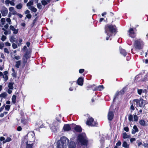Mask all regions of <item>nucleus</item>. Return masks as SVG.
<instances>
[{"instance_id":"nucleus-33","label":"nucleus","mask_w":148,"mask_h":148,"mask_svg":"<svg viewBox=\"0 0 148 148\" xmlns=\"http://www.w3.org/2000/svg\"><path fill=\"white\" fill-rule=\"evenodd\" d=\"M37 6L38 8L40 9H41L42 7V6L40 3H38L37 4Z\"/></svg>"},{"instance_id":"nucleus-43","label":"nucleus","mask_w":148,"mask_h":148,"mask_svg":"<svg viewBox=\"0 0 148 148\" xmlns=\"http://www.w3.org/2000/svg\"><path fill=\"white\" fill-rule=\"evenodd\" d=\"M121 142L120 140H119L116 144V147L119 146H121Z\"/></svg>"},{"instance_id":"nucleus-19","label":"nucleus","mask_w":148,"mask_h":148,"mask_svg":"<svg viewBox=\"0 0 148 148\" xmlns=\"http://www.w3.org/2000/svg\"><path fill=\"white\" fill-rule=\"evenodd\" d=\"M122 147L125 148H129V145L126 141H124L122 144Z\"/></svg>"},{"instance_id":"nucleus-62","label":"nucleus","mask_w":148,"mask_h":148,"mask_svg":"<svg viewBox=\"0 0 148 148\" xmlns=\"http://www.w3.org/2000/svg\"><path fill=\"white\" fill-rule=\"evenodd\" d=\"M144 80L145 81H147L148 80V77H147V75H146L145 76L144 78Z\"/></svg>"},{"instance_id":"nucleus-60","label":"nucleus","mask_w":148,"mask_h":148,"mask_svg":"<svg viewBox=\"0 0 148 148\" xmlns=\"http://www.w3.org/2000/svg\"><path fill=\"white\" fill-rule=\"evenodd\" d=\"M12 14L13 15L17 14V12L14 10L12 12Z\"/></svg>"},{"instance_id":"nucleus-47","label":"nucleus","mask_w":148,"mask_h":148,"mask_svg":"<svg viewBox=\"0 0 148 148\" xmlns=\"http://www.w3.org/2000/svg\"><path fill=\"white\" fill-rule=\"evenodd\" d=\"M6 21L7 22L9 23V24H10L11 23V20L10 18H7L6 19Z\"/></svg>"},{"instance_id":"nucleus-51","label":"nucleus","mask_w":148,"mask_h":148,"mask_svg":"<svg viewBox=\"0 0 148 148\" xmlns=\"http://www.w3.org/2000/svg\"><path fill=\"white\" fill-rule=\"evenodd\" d=\"M14 10V8L13 7H10L9 8V10L10 12H12Z\"/></svg>"},{"instance_id":"nucleus-56","label":"nucleus","mask_w":148,"mask_h":148,"mask_svg":"<svg viewBox=\"0 0 148 148\" xmlns=\"http://www.w3.org/2000/svg\"><path fill=\"white\" fill-rule=\"evenodd\" d=\"M124 129L125 131L127 132H128L129 130V128L128 127H125L124 128Z\"/></svg>"},{"instance_id":"nucleus-6","label":"nucleus","mask_w":148,"mask_h":148,"mask_svg":"<svg viewBox=\"0 0 148 148\" xmlns=\"http://www.w3.org/2000/svg\"><path fill=\"white\" fill-rule=\"evenodd\" d=\"M87 125H90L91 126H95L97 125V124L94 121V119L92 117L89 118L86 121Z\"/></svg>"},{"instance_id":"nucleus-8","label":"nucleus","mask_w":148,"mask_h":148,"mask_svg":"<svg viewBox=\"0 0 148 148\" xmlns=\"http://www.w3.org/2000/svg\"><path fill=\"white\" fill-rule=\"evenodd\" d=\"M0 12L3 16H5L8 14V10L7 8L4 6H3L0 10Z\"/></svg>"},{"instance_id":"nucleus-22","label":"nucleus","mask_w":148,"mask_h":148,"mask_svg":"<svg viewBox=\"0 0 148 148\" xmlns=\"http://www.w3.org/2000/svg\"><path fill=\"white\" fill-rule=\"evenodd\" d=\"M7 96V94L6 92H4L0 95V97L1 98H5Z\"/></svg>"},{"instance_id":"nucleus-54","label":"nucleus","mask_w":148,"mask_h":148,"mask_svg":"<svg viewBox=\"0 0 148 148\" xmlns=\"http://www.w3.org/2000/svg\"><path fill=\"white\" fill-rule=\"evenodd\" d=\"M5 138L4 137L2 136L0 138V140L1 141H5Z\"/></svg>"},{"instance_id":"nucleus-20","label":"nucleus","mask_w":148,"mask_h":148,"mask_svg":"<svg viewBox=\"0 0 148 148\" xmlns=\"http://www.w3.org/2000/svg\"><path fill=\"white\" fill-rule=\"evenodd\" d=\"M29 56L28 55H27V54H25L23 58V59H24V58H26V60H25L24 61V60L23 61V62L24 63H26L27 61V60L28 58H29Z\"/></svg>"},{"instance_id":"nucleus-14","label":"nucleus","mask_w":148,"mask_h":148,"mask_svg":"<svg viewBox=\"0 0 148 148\" xmlns=\"http://www.w3.org/2000/svg\"><path fill=\"white\" fill-rule=\"evenodd\" d=\"M120 53L123 55L124 57L127 54V52L125 50L123 49H120Z\"/></svg>"},{"instance_id":"nucleus-7","label":"nucleus","mask_w":148,"mask_h":148,"mask_svg":"<svg viewBox=\"0 0 148 148\" xmlns=\"http://www.w3.org/2000/svg\"><path fill=\"white\" fill-rule=\"evenodd\" d=\"M134 101L136 103L137 106H139L140 107H142L144 105V100L142 99H140L139 100L135 99Z\"/></svg>"},{"instance_id":"nucleus-40","label":"nucleus","mask_w":148,"mask_h":148,"mask_svg":"<svg viewBox=\"0 0 148 148\" xmlns=\"http://www.w3.org/2000/svg\"><path fill=\"white\" fill-rule=\"evenodd\" d=\"M4 52L5 53H7V54H9L10 53V52L9 51L8 49L6 48H5L4 49Z\"/></svg>"},{"instance_id":"nucleus-53","label":"nucleus","mask_w":148,"mask_h":148,"mask_svg":"<svg viewBox=\"0 0 148 148\" xmlns=\"http://www.w3.org/2000/svg\"><path fill=\"white\" fill-rule=\"evenodd\" d=\"M26 17L28 18H30L32 17V15L30 14H27Z\"/></svg>"},{"instance_id":"nucleus-39","label":"nucleus","mask_w":148,"mask_h":148,"mask_svg":"<svg viewBox=\"0 0 148 148\" xmlns=\"http://www.w3.org/2000/svg\"><path fill=\"white\" fill-rule=\"evenodd\" d=\"M134 119L135 121H137L138 119V117L136 115H134Z\"/></svg>"},{"instance_id":"nucleus-26","label":"nucleus","mask_w":148,"mask_h":148,"mask_svg":"<svg viewBox=\"0 0 148 148\" xmlns=\"http://www.w3.org/2000/svg\"><path fill=\"white\" fill-rule=\"evenodd\" d=\"M11 138H10L8 137L7 138V139L6 140L3 141V144H4L7 142H9L10 141H11Z\"/></svg>"},{"instance_id":"nucleus-36","label":"nucleus","mask_w":148,"mask_h":148,"mask_svg":"<svg viewBox=\"0 0 148 148\" xmlns=\"http://www.w3.org/2000/svg\"><path fill=\"white\" fill-rule=\"evenodd\" d=\"M41 3L44 6L47 4V3L46 2V0H41Z\"/></svg>"},{"instance_id":"nucleus-11","label":"nucleus","mask_w":148,"mask_h":148,"mask_svg":"<svg viewBox=\"0 0 148 148\" xmlns=\"http://www.w3.org/2000/svg\"><path fill=\"white\" fill-rule=\"evenodd\" d=\"M64 131H69L71 129V127L69 124L65 125L63 127Z\"/></svg>"},{"instance_id":"nucleus-31","label":"nucleus","mask_w":148,"mask_h":148,"mask_svg":"<svg viewBox=\"0 0 148 148\" xmlns=\"http://www.w3.org/2000/svg\"><path fill=\"white\" fill-rule=\"evenodd\" d=\"M128 120L130 121H133V116L131 114H129L128 116Z\"/></svg>"},{"instance_id":"nucleus-57","label":"nucleus","mask_w":148,"mask_h":148,"mask_svg":"<svg viewBox=\"0 0 148 148\" xmlns=\"http://www.w3.org/2000/svg\"><path fill=\"white\" fill-rule=\"evenodd\" d=\"M18 29H15L13 31V33L14 34H16L18 32Z\"/></svg>"},{"instance_id":"nucleus-63","label":"nucleus","mask_w":148,"mask_h":148,"mask_svg":"<svg viewBox=\"0 0 148 148\" xmlns=\"http://www.w3.org/2000/svg\"><path fill=\"white\" fill-rule=\"evenodd\" d=\"M14 58L17 60H18L21 58L19 56H15Z\"/></svg>"},{"instance_id":"nucleus-50","label":"nucleus","mask_w":148,"mask_h":148,"mask_svg":"<svg viewBox=\"0 0 148 148\" xmlns=\"http://www.w3.org/2000/svg\"><path fill=\"white\" fill-rule=\"evenodd\" d=\"M32 145L31 144H27L26 148H32Z\"/></svg>"},{"instance_id":"nucleus-61","label":"nucleus","mask_w":148,"mask_h":148,"mask_svg":"<svg viewBox=\"0 0 148 148\" xmlns=\"http://www.w3.org/2000/svg\"><path fill=\"white\" fill-rule=\"evenodd\" d=\"M5 45L6 46H10L11 45L8 42H6L5 43Z\"/></svg>"},{"instance_id":"nucleus-44","label":"nucleus","mask_w":148,"mask_h":148,"mask_svg":"<svg viewBox=\"0 0 148 148\" xmlns=\"http://www.w3.org/2000/svg\"><path fill=\"white\" fill-rule=\"evenodd\" d=\"M12 47L13 49H15L17 47V45L15 43H13L12 44Z\"/></svg>"},{"instance_id":"nucleus-9","label":"nucleus","mask_w":148,"mask_h":148,"mask_svg":"<svg viewBox=\"0 0 148 148\" xmlns=\"http://www.w3.org/2000/svg\"><path fill=\"white\" fill-rule=\"evenodd\" d=\"M129 36L132 38H134L136 36V34L133 28H130L128 31Z\"/></svg>"},{"instance_id":"nucleus-32","label":"nucleus","mask_w":148,"mask_h":148,"mask_svg":"<svg viewBox=\"0 0 148 148\" xmlns=\"http://www.w3.org/2000/svg\"><path fill=\"white\" fill-rule=\"evenodd\" d=\"M15 38L13 36H11L10 38V41L12 42H15Z\"/></svg>"},{"instance_id":"nucleus-18","label":"nucleus","mask_w":148,"mask_h":148,"mask_svg":"<svg viewBox=\"0 0 148 148\" xmlns=\"http://www.w3.org/2000/svg\"><path fill=\"white\" fill-rule=\"evenodd\" d=\"M29 9L34 12H36L37 11V9L36 8H34L33 6H31L28 8Z\"/></svg>"},{"instance_id":"nucleus-24","label":"nucleus","mask_w":148,"mask_h":148,"mask_svg":"<svg viewBox=\"0 0 148 148\" xmlns=\"http://www.w3.org/2000/svg\"><path fill=\"white\" fill-rule=\"evenodd\" d=\"M14 84V83L13 82H10L9 83L8 87L10 89L12 90L13 89V85Z\"/></svg>"},{"instance_id":"nucleus-12","label":"nucleus","mask_w":148,"mask_h":148,"mask_svg":"<svg viewBox=\"0 0 148 148\" xmlns=\"http://www.w3.org/2000/svg\"><path fill=\"white\" fill-rule=\"evenodd\" d=\"M74 129L76 132H80L82 131L81 127L79 125H76L74 127Z\"/></svg>"},{"instance_id":"nucleus-16","label":"nucleus","mask_w":148,"mask_h":148,"mask_svg":"<svg viewBox=\"0 0 148 148\" xmlns=\"http://www.w3.org/2000/svg\"><path fill=\"white\" fill-rule=\"evenodd\" d=\"M83 79L82 77H79L77 80V83L79 85L82 86L83 85Z\"/></svg>"},{"instance_id":"nucleus-5","label":"nucleus","mask_w":148,"mask_h":148,"mask_svg":"<svg viewBox=\"0 0 148 148\" xmlns=\"http://www.w3.org/2000/svg\"><path fill=\"white\" fill-rule=\"evenodd\" d=\"M56 120H54L53 123L51 124H50V126L51 128V129L53 131L55 132L57 130L58 128V121L59 122H61L60 120L57 119V118L56 119Z\"/></svg>"},{"instance_id":"nucleus-21","label":"nucleus","mask_w":148,"mask_h":148,"mask_svg":"<svg viewBox=\"0 0 148 148\" xmlns=\"http://www.w3.org/2000/svg\"><path fill=\"white\" fill-rule=\"evenodd\" d=\"M21 60H19L18 61H17L16 62L15 67L17 68H19V66L21 64Z\"/></svg>"},{"instance_id":"nucleus-3","label":"nucleus","mask_w":148,"mask_h":148,"mask_svg":"<svg viewBox=\"0 0 148 148\" xmlns=\"http://www.w3.org/2000/svg\"><path fill=\"white\" fill-rule=\"evenodd\" d=\"M77 141L82 145H86L87 143L88 140L85 134L82 133L79 134L78 137Z\"/></svg>"},{"instance_id":"nucleus-48","label":"nucleus","mask_w":148,"mask_h":148,"mask_svg":"<svg viewBox=\"0 0 148 148\" xmlns=\"http://www.w3.org/2000/svg\"><path fill=\"white\" fill-rule=\"evenodd\" d=\"M143 92L142 89H138V94L140 95Z\"/></svg>"},{"instance_id":"nucleus-1","label":"nucleus","mask_w":148,"mask_h":148,"mask_svg":"<svg viewBox=\"0 0 148 148\" xmlns=\"http://www.w3.org/2000/svg\"><path fill=\"white\" fill-rule=\"evenodd\" d=\"M105 33L107 34V36L106 37V39L108 40L112 36V34L115 33L116 31V27L115 25H107L105 28Z\"/></svg>"},{"instance_id":"nucleus-28","label":"nucleus","mask_w":148,"mask_h":148,"mask_svg":"<svg viewBox=\"0 0 148 148\" xmlns=\"http://www.w3.org/2000/svg\"><path fill=\"white\" fill-rule=\"evenodd\" d=\"M23 7V5L21 3H19L16 5V7L18 9H21Z\"/></svg>"},{"instance_id":"nucleus-49","label":"nucleus","mask_w":148,"mask_h":148,"mask_svg":"<svg viewBox=\"0 0 148 148\" xmlns=\"http://www.w3.org/2000/svg\"><path fill=\"white\" fill-rule=\"evenodd\" d=\"M10 3L11 5L14 6L15 5L14 0H12L10 2Z\"/></svg>"},{"instance_id":"nucleus-35","label":"nucleus","mask_w":148,"mask_h":148,"mask_svg":"<svg viewBox=\"0 0 148 148\" xmlns=\"http://www.w3.org/2000/svg\"><path fill=\"white\" fill-rule=\"evenodd\" d=\"M6 39V37L4 35H2L1 36V40L2 41H4Z\"/></svg>"},{"instance_id":"nucleus-38","label":"nucleus","mask_w":148,"mask_h":148,"mask_svg":"<svg viewBox=\"0 0 148 148\" xmlns=\"http://www.w3.org/2000/svg\"><path fill=\"white\" fill-rule=\"evenodd\" d=\"M21 122L25 125L26 123V120L25 119H22L21 120Z\"/></svg>"},{"instance_id":"nucleus-17","label":"nucleus","mask_w":148,"mask_h":148,"mask_svg":"<svg viewBox=\"0 0 148 148\" xmlns=\"http://www.w3.org/2000/svg\"><path fill=\"white\" fill-rule=\"evenodd\" d=\"M133 129L132 130V134H135L136 132H138V129L137 127V126L134 125L133 128Z\"/></svg>"},{"instance_id":"nucleus-58","label":"nucleus","mask_w":148,"mask_h":148,"mask_svg":"<svg viewBox=\"0 0 148 148\" xmlns=\"http://www.w3.org/2000/svg\"><path fill=\"white\" fill-rule=\"evenodd\" d=\"M135 140L136 139L134 138H132L130 139V141L131 143H132L133 142L135 141Z\"/></svg>"},{"instance_id":"nucleus-55","label":"nucleus","mask_w":148,"mask_h":148,"mask_svg":"<svg viewBox=\"0 0 148 148\" xmlns=\"http://www.w3.org/2000/svg\"><path fill=\"white\" fill-rule=\"evenodd\" d=\"M84 69H81L79 70V72L80 73H82L84 71Z\"/></svg>"},{"instance_id":"nucleus-37","label":"nucleus","mask_w":148,"mask_h":148,"mask_svg":"<svg viewBox=\"0 0 148 148\" xmlns=\"http://www.w3.org/2000/svg\"><path fill=\"white\" fill-rule=\"evenodd\" d=\"M104 88V87L103 85L99 86L98 87V90L100 91H101Z\"/></svg>"},{"instance_id":"nucleus-15","label":"nucleus","mask_w":148,"mask_h":148,"mask_svg":"<svg viewBox=\"0 0 148 148\" xmlns=\"http://www.w3.org/2000/svg\"><path fill=\"white\" fill-rule=\"evenodd\" d=\"M75 147L76 145L74 142L71 141L69 143V148H75Z\"/></svg>"},{"instance_id":"nucleus-2","label":"nucleus","mask_w":148,"mask_h":148,"mask_svg":"<svg viewBox=\"0 0 148 148\" xmlns=\"http://www.w3.org/2000/svg\"><path fill=\"white\" fill-rule=\"evenodd\" d=\"M69 142V139L66 137H62L57 142V148H66Z\"/></svg>"},{"instance_id":"nucleus-34","label":"nucleus","mask_w":148,"mask_h":148,"mask_svg":"<svg viewBox=\"0 0 148 148\" xmlns=\"http://www.w3.org/2000/svg\"><path fill=\"white\" fill-rule=\"evenodd\" d=\"M3 78L4 79V81L5 82L7 81V80L8 79V76L7 75H3Z\"/></svg>"},{"instance_id":"nucleus-42","label":"nucleus","mask_w":148,"mask_h":148,"mask_svg":"<svg viewBox=\"0 0 148 148\" xmlns=\"http://www.w3.org/2000/svg\"><path fill=\"white\" fill-rule=\"evenodd\" d=\"M10 108V106L9 105H7L5 107V109L8 111H9V110Z\"/></svg>"},{"instance_id":"nucleus-45","label":"nucleus","mask_w":148,"mask_h":148,"mask_svg":"<svg viewBox=\"0 0 148 148\" xmlns=\"http://www.w3.org/2000/svg\"><path fill=\"white\" fill-rule=\"evenodd\" d=\"M4 45L3 43H0V49H2L4 47Z\"/></svg>"},{"instance_id":"nucleus-4","label":"nucleus","mask_w":148,"mask_h":148,"mask_svg":"<svg viewBox=\"0 0 148 148\" xmlns=\"http://www.w3.org/2000/svg\"><path fill=\"white\" fill-rule=\"evenodd\" d=\"M143 42L140 39L135 40L134 43V46L136 50H140L142 48L143 46Z\"/></svg>"},{"instance_id":"nucleus-64","label":"nucleus","mask_w":148,"mask_h":148,"mask_svg":"<svg viewBox=\"0 0 148 148\" xmlns=\"http://www.w3.org/2000/svg\"><path fill=\"white\" fill-rule=\"evenodd\" d=\"M21 130L22 128L21 126H18L17 128V130L18 131H21Z\"/></svg>"},{"instance_id":"nucleus-59","label":"nucleus","mask_w":148,"mask_h":148,"mask_svg":"<svg viewBox=\"0 0 148 148\" xmlns=\"http://www.w3.org/2000/svg\"><path fill=\"white\" fill-rule=\"evenodd\" d=\"M9 33V34H10V31L8 32L7 31V30L6 31H5L4 32V34L6 35H7L8 33Z\"/></svg>"},{"instance_id":"nucleus-29","label":"nucleus","mask_w":148,"mask_h":148,"mask_svg":"<svg viewBox=\"0 0 148 148\" xmlns=\"http://www.w3.org/2000/svg\"><path fill=\"white\" fill-rule=\"evenodd\" d=\"M5 19L4 18H2L1 20V22L2 25H4L5 23Z\"/></svg>"},{"instance_id":"nucleus-13","label":"nucleus","mask_w":148,"mask_h":148,"mask_svg":"<svg viewBox=\"0 0 148 148\" xmlns=\"http://www.w3.org/2000/svg\"><path fill=\"white\" fill-rule=\"evenodd\" d=\"M139 123L141 125L143 126H145L147 125V124L143 119L140 120L139 121Z\"/></svg>"},{"instance_id":"nucleus-23","label":"nucleus","mask_w":148,"mask_h":148,"mask_svg":"<svg viewBox=\"0 0 148 148\" xmlns=\"http://www.w3.org/2000/svg\"><path fill=\"white\" fill-rule=\"evenodd\" d=\"M123 137L124 139L129 138L130 137V136L127 135L126 132H124L123 133Z\"/></svg>"},{"instance_id":"nucleus-25","label":"nucleus","mask_w":148,"mask_h":148,"mask_svg":"<svg viewBox=\"0 0 148 148\" xmlns=\"http://www.w3.org/2000/svg\"><path fill=\"white\" fill-rule=\"evenodd\" d=\"M16 97L15 95H13L12 98V102L14 104L16 103Z\"/></svg>"},{"instance_id":"nucleus-10","label":"nucleus","mask_w":148,"mask_h":148,"mask_svg":"<svg viewBox=\"0 0 148 148\" xmlns=\"http://www.w3.org/2000/svg\"><path fill=\"white\" fill-rule=\"evenodd\" d=\"M114 114L113 112L112 111H109L108 114V119L109 121H111L114 117Z\"/></svg>"},{"instance_id":"nucleus-41","label":"nucleus","mask_w":148,"mask_h":148,"mask_svg":"<svg viewBox=\"0 0 148 148\" xmlns=\"http://www.w3.org/2000/svg\"><path fill=\"white\" fill-rule=\"evenodd\" d=\"M119 94V92H116L114 96V99H113V101H114L116 98L118 96V95Z\"/></svg>"},{"instance_id":"nucleus-27","label":"nucleus","mask_w":148,"mask_h":148,"mask_svg":"<svg viewBox=\"0 0 148 148\" xmlns=\"http://www.w3.org/2000/svg\"><path fill=\"white\" fill-rule=\"evenodd\" d=\"M12 70L13 71V73H12V76L14 77H16V73L15 72V71L13 68H12Z\"/></svg>"},{"instance_id":"nucleus-30","label":"nucleus","mask_w":148,"mask_h":148,"mask_svg":"<svg viewBox=\"0 0 148 148\" xmlns=\"http://www.w3.org/2000/svg\"><path fill=\"white\" fill-rule=\"evenodd\" d=\"M33 5V2L32 1H30L27 4V5L28 7H30Z\"/></svg>"},{"instance_id":"nucleus-52","label":"nucleus","mask_w":148,"mask_h":148,"mask_svg":"<svg viewBox=\"0 0 148 148\" xmlns=\"http://www.w3.org/2000/svg\"><path fill=\"white\" fill-rule=\"evenodd\" d=\"M10 28L12 31H13L15 29L14 27L12 25H10Z\"/></svg>"},{"instance_id":"nucleus-46","label":"nucleus","mask_w":148,"mask_h":148,"mask_svg":"<svg viewBox=\"0 0 148 148\" xmlns=\"http://www.w3.org/2000/svg\"><path fill=\"white\" fill-rule=\"evenodd\" d=\"M130 109L131 110V112H132L135 109V108L134 106L133 105V104H132L130 107Z\"/></svg>"}]
</instances>
